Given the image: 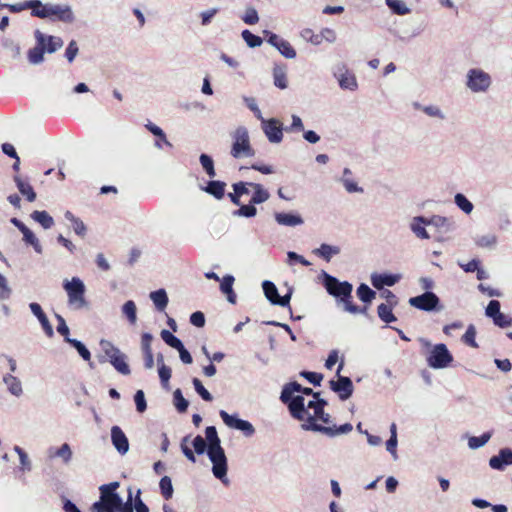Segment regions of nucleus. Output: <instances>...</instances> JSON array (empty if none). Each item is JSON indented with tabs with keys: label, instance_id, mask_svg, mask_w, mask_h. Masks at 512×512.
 Returning a JSON list of instances; mask_svg holds the SVG:
<instances>
[{
	"label": "nucleus",
	"instance_id": "f257e3e1",
	"mask_svg": "<svg viewBox=\"0 0 512 512\" xmlns=\"http://www.w3.org/2000/svg\"><path fill=\"white\" fill-rule=\"evenodd\" d=\"M289 411L295 419L304 421L302 428L307 431L320 432L329 437H334L339 434H347L353 429L350 423L340 426L330 425V415L325 413L324 409L320 413L311 414L305 409L304 397L300 395H297L289 404Z\"/></svg>",
	"mask_w": 512,
	"mask_h": 512
},
{
	"label": "nucleus",
	"instance_id": "f03ea898",
	"mask_svg": "<svg viewBox=\"0 0 512 512\" xmlns=\"http://www.w3.org/2000/svg\"><path fill=\"white\" fill-rule=\"evenodd\" d=\"M324 286L330 295L341 299L347 312L351 314H367V305L360 307L353 303V286L351 283L347 281L340 282L337 278L325 274Z\"/></svg>",
	"mask_w": 512,
	"mask_h": 512
},
{
	"label": "nucleus",
	"instance_id": "7ed1b4c3",
	"mask_svg": "<svg viewBox=\"0 0 512 512\" xmlns=\"http://www.w3.org/2000/svg\"><path fill=\"white\" fill-rule=\"evenodd\" d=\"M206 439L208 441V457L211 460L212 472L214 476L224 482L227 475V458L224 449L214 426H208L205 430Z\"/></svg>",
	"mask_w": 512,
	"mask_h": 512
},
{
	"label": "nucleus",
	"instance_id": "20e7f679",
	"mask_svg": "<svg viewBox=\"0 0 512 512\" xmlns=\"http://www.w3.org/2000/svg\"><path fill=\"white\" fill-rule=\"evenodd\" d=\"M119 482L103 484L99 487L100 499L91 506L92 512H117L121 504V497L116 490L119 488Z\"/></svg>",
	"mask_w": 512,
	"mask_h": 512
},
{
	"label": "nucleus",
	"instance_id": "39448f33",
	"mask_svg": "<svg viewBox=\"0 0 512 512\" xmlns=\"http://www.w3.org/2000/svg\"><path fill=\"white\" fill-rule=\"evenodd\" d=\"M34 17L60 21L66 24H71L75 21V15L70 5L43 3L41 0L38 10H34Z\"/></svg>",
	"mask_w": 512,
	"mask_h": 512
},
{
	"label": "nucleus",
	"instance_id": "423d86ee",
	"mask_svg": "<svg viewBox=\"0 0 512 512\" xmlns=\"http://www.w3.org/2000/svg\"><path fill=\"white\" fill-rule=\"evenodd\" d=\"M63 287L68 295V302L75 309H82L87 306L85 299V286L83 282L73 277L71 281H65Z\"/></svg>",
	"mask_w": 512,
	"mask_h": 512
},
{
	"label": "nucleus",
	"instance_id": "0eeeda50",
	"mask_svg": "<svg viewBox=\"0 0 512 512\" xmlns=\"http://www.w3.org/2000/svg\"><path fill=\"white\" fill-rule=\"evenodd\" d=\"M231 155L234 158L253 157L255 150L250 144V138L246 130H237L233 134Z\"/></svg>",
	"mask_w": 512,
	"mask_h": 512
},
{
	"label": "nucleus",
	"instance_id": "6e6552de",
	"mask_svg": "<svg viewBox=\"0 0 512 512\" xmlns=\"http://www.w3.org/2000/svg\"><path fill=\"white\" fill-rule=\"evenodd\" d=\"M492 83L491 76L478 68L467 72L466 86L474 93L486 92Z\"/></svg>",
	"mask_w": 512,
	"mask_h": 512
},
{
	"label": "nucleus",
	"instance_id": "1a4fd4ad",
	"mask_svg": "<svg viewBox=\"0 0 512 512\" xmlns=\"http://www.w3.org/2000/svg\"><path fill=\"white\" fill-rule=\"evenodd\" d=\"M453 361V356L443 343L436 344L427 358L428 365L432 368H445Z\"/></svg>",
	"mask_w": 512,
	"mask_h": 512
},
{
	"label": "nucleus",
	"instance_id": "9d476101",
	"mask_svg": "<svg viewBox=\"0 0 512 512\" xmlns=\"http://www.w3.org/2000/svg\"><path fill=\"white\" fill-rule=\"evenodd\" d=\"M344 362L341 361L337 368L338 380L330 381V388L338 393L341 400L348 399L353 393V383L349 377L340 376V372L343 369Z\"/></svg>",
	"mask_w": 512,
	"mask_h": 512
},
{
	"label": "nucleus",
	"instance_id": "9b49d317",
	"mask_svg": "<svg viewBox=\"0 0 512 512\" xmlns=\"http://www.w3.org/2000/svg\"><path fill=\"white\" fill-rule=\"evenodd\" d=\"M219 414H220V417L223 420V422L228 427L234 428V429H237V430H241L247 436H251V435L254 434L255 429H254L253 425L250 422H248L246 420L239 419V418H237L234 415H230V414H228L224 410H221Z\"/></svg>",
	"mask_w": 512,
	"mask_h": 512
},
{
	"label": "nucleus",
	"instance_id": "f8f14e48",
	"mask_svg": "<svg viewBox=\"0 0 512 512\" xmlns=\"http://www.w3.org/2000/svg\"><path fill=\"white\" fill-rule=\"evenodd\" d=\"M264 294L266 298L274 305H279L282 307L289 306V302L291 299V294L288 293L284 296H280L278 294V289L276 285L271 281H264L262 284Z\"/></svg>",
	"mask_w": 512,
	"mask_h": 512
},
{
	"label": "nucleus",
	"instance_id": "ddd939ff",
	"mask_svg": "<svg viewBox=\"0 0 512 512\" xmlns=\"http://www.w3.org/2000/svg\"><path fill=\"white\" fill-rule=\"evenodd\" d=\"M409 303L417 309L431 311L439 304V298L433 292H425L422 295L410 298Z\"/></svg>",
	"mask_w": 512,
	"mask_h": 512
},
{
	"label": "nucleus",
	"instance_id": "4468645a",
	"mask_svg": "<svg viewBox=\"0 0 512 512\" xmlns=\"http://www.w3.org/2000/svg\"><path fill=\"white\" fill-rule=\"evenodd\" d=\"M294 392H301L305 395H313L314 398L319 397V393L314 392L311 388L302 387L298 382H291L284 386L280 396L281 401L289 405L292 400L297 397L293 396Z\"/></svg>",
	"mask_w": 512,
	"mask_h": 512
},
{
	"label": "nucleus",
	"instance_id": "2eb2a0df",
	"mask_svg": "<svg viewBox=\"0 0 512 512\" xmlns=\"http://www.w3.org/2000/svg\"><path fill=\"white\" fill-rule=\"evenodd\" d=\"M334 76L338 79L339 86L342 89L350 91L357 89L358 84L354 73L349 71L344 64L337 67Z\"/></svg>",
	"mask_w": 512,
	"mask_h": 512
},
{
	"label": "nucleus",
	"instance_id": "dca6fc26",
	"mask_svg": "<svg viewBox=\"0 0 512 512\" xmlns=\"http://www.w3.org/2000/svg\"><path fill=\"white\" fill-rule=\"evenodd\" d=\"M34 37L36 40L35 47L29 49L28 60L31 64H40L44 61L45 48L43 45V33L40 30L34 31Z\"/></svg>",
	"mask_w": 512,
	"mask_h": 512
},
{
	"label": "nucleus",
	"instance_id": "f3484780",
	"mask_svg": "<svg viewBox=\"0 0 512 512\" xmlns=\"http://www.w3.org/2000/svg\"><path fill=\"white\" fill-rule=\"evenodd\" d=\"M111 440L114 447L120 454H125L128 451V439L119 426H113L111 428Z\"/></svg>",
	"mask_w": 512,
	"mask_h": 512
},
{
	"label": "nucleus",
	"instance_id": "a211bd4d",
	"mask_svg": "<svg viewBox=\"0 0 512 512\" xmlns=\"http://www.w3.org/2000/svg\"><path fill=\"white\" fill-rule=\"evenodd\" d=\"M489 465L496 470H503L506 465H512V450L509 448L501 449L497 456H493Z\"/></svg>",
	"mask_w": 512,
	"mask_h": 512
},
{
	"label": "nucleus",
	"instance_id": "6ab92c4d",
	"mask_svg": "<svg viewBox=\"0 0 512 512\" xmlns=\"http://www.w3.org/2000/svg\"><path fill=\"white\" fill-rule=\"evenodd\" d=\"M400 279L399 275L394 274H378L374 273L371 275V283L372 285L378 289H383L384 286H393Z\"/></svg>",
	"mask_w": 512,
	"mask_h": 512
},
{
	"label": "nucleus",
	"instance_id": "aec40b11",
	"mask_svg": "<svg viewBox=\"0 0 512 512\" xmlns=\"http://www.w3.org/2000/svg\"><path fill=\"white\" fill-rule=\"evenodd\" d=\"M29 307L31 309V312L37 317V319L41 323V326H42L45 334L48 337H52L54 335L52 325L50 324V322H49L46 314L42 310L41 306L38 303L33 302L29 305Z\"/></svg>",
	"mask_w": 512,
	"mask_h": 512
},
{
	"label": "nucleus",
	"instance_id": "412c9836",
	"mask_svg": "<svg viewBox=\"0 0 512 512\" xmlns=\"http://www.w3.org/2000/svg\"><path fill=\"white\" fill-rule=\"evenodd\" d=\"M40 6V0H25L21 3L16 4H0V8H7L11 13H19L21 11L30 9L31 16L34 17V10H38Z\"/></svg>",
	"mask_w": 512,
	"mask_h": 512
},
{
	"label": "nucleus",
	"instance_id": "4be33fe9",
	"mask_svg": "<svg viewBox=\"0 0 512 512\" xmlns=\"http://www.w3.org/2000/svg\"><path fill=\"white\" fill-rule=\"evenodd\" d=\"M273 82L279 89H286L288 87L287 81V66L286 64H274L273 67Z\"/></svg>",
	"mask_w": 512,
	"mask_h": 512
},
{
	"label": "nucleus",
	"instance_id": "5701e85b",
	"mask_svg": "<svg viewBox=\"0 0 512 512\" xmlns=\"http://www.w3.org/2000/svg\"><path fill=\"white\" fill-rule=\"evenodd\" d=\"M14 182L19 192L26 198L27 201L34 202L36 200V193L29 182L22 179V177L19 175L14 176Z\"/></svg>",
	"mask_w": 512,
	"mask_h": 512
},
{
	"label": "nucleus",
	"instance_id": "b1692460",
	"mask_svg": "<svg viewBox=\"0 0 512 512\" xmlns=\"http://www.w3.org/2000/svg\"><path fill=\"white\" fill-rule=\"evenodd\" d=\"M225 187L226 184L222 181L218 180H212L207 183V186L204 188V190L214 196L216 199L220 200L225 195Z\"/></svg>",
	"mask_w": 512,
	"mask_h": 512
},
{
	"label": "nucleus",
	"instance_id": "393cba45",
	"mask_svg": "<svg viewBox=\"0 0 512 512\" xmlns=\"http://www.w3.org/2000/svg\"><path fill=\"white\" fill-rule=\"evenodd\" d=\"M249 186L254 190L250 200L251 204H260L269 199V192L265 190L261 184L249 182Z\"/></svg>",
	"mask_w": 512,
	"mask_h": 512
},
{
	"label": "nucleus",
	"instance_id": "a878e982",
	"mask_svg": "<svg viewBox=\"0 0 512 512\" xmlns=\"http://www.w3.org/2000/svg\"><path fill=\"white\" fill-rule=\"evenodd\" d=\"M43 45L45 51L52 54L63 46V40L61 37L46 35L43 33Z\"/></svg>",
	"mask_w": 512,
	"mask_h": 512
},
{
	"label": "nucleus",
	"instance_id": "bb28decb",
	"mask_svg": "<svg viewBox=\"0 0 512 512\" xmlns=\"http://www.w3.org/2000/svg\"><path fill=\"white\" fill-rule=\"evenodd\" d=\"M378 317L384 323H392L397 320L396 316L393 314V306L387 305L386 303H381L377 308Z\"/></svg>",
	"mask_w": 512,
	"mask_h": 512
},
{
	"label": "nucleus",
	"instance_id": "cd10ccee",
	"mask_svg": "<svg viewBox=\"0 0 512 512\" xmlns=\"http://www.w3.org/2000/svg\"><path fill=\"white\" fill-rule=\"evenodd\" d=\"M385 3L395 15L403 16L411 12L410 8L402 0H385Z\"/></svg>",
	"mask_w": 512,
	"mask_h": 512
},
{
	"label": "nucleus",
	"instance_id": "c85d7f7f",
	"mask_svg": "<svg viewBox=\"0 0 512 512\" xmlns=\"http://www.w3.org/2000/svg\"><path fill=\"white\" fill-rule=\"evenodd\" d=\"M314 253L329 262L333 255L340 253V249L337 246H331L324 243L321 244L319 248L315 249Z\"/></svg>",
	"mask_w": 512,
	"mask_h": 512
},
{
	"label": "nucleus",
	"instance_id": "c756f323",
	"mask_svg": "<svg viewBox=\"0 0 512 512\" xmlns=\"http://www.w3.org/2000/svg\"><path fill=\"white\" fill-rule=\"evenodd\" d=\"M150 298L159 311H163L168 304V296L164 289L151 292Z\"/></svg>",
	"mask_w": 512,
	"mask_h": 512
},
{
	"label": "nucleus",
	"instance_id": "7c9ffc66",
	"mask_svg": "<svg viewBox=\"0 0 512 512\" xmlns=\"http://www.w3.org/2000/svg\"><path fill=\"white\" fill-rule=\"evenodd\" d=\"M109 362L119 373L123 375H129L131 373L129 365L126 362V356L122 352L116 357H113Z\"/></svg>",
	"mask_w": 512,
	"mask_h": 512
},
{
	"label": "nucleus",
	"instance_id": "2f4dec72",
	"mask_svg": "<svg viewBox=\"0 0 512 512\" xmlns=\"http://www.w3.org/2000/svg\"><path fill=\"white\" fill-rule=\"evenodd\" d=\"M275 218L279 224L285 226H296L303 222L300 216L289 213H277Z\"/></svg>",
	"mask_w": 512,
	"mask_h": 512
},
{
	"label": "nucleus",
	"instance_id": "473e14b6",
	"mask_svg": "<svg viewBox=\"0 0 512 512\" xmlns=\"http://www.w3.org/2000/svg\"><path fill=\"white\" fill-rule=\"evenodd\" d=\"M356 293L358 298L366 304H370L376 297V292L364 283L358 286Z\"/></svg>",
	"mask_w": 512,
	"mask_h": 512
},
{
	"label": "nucleus",
	"instance_id": "72a5a7b5",
	"mask_svg": "<svg viewBox=\"0 0 512 512\" xmlns=\"http://www.w3.org/2000/svg\"><path fill=\"white\" fill-rule=\"evenodd\" d=\"M32 219L38 222L44 229H49L53 226L54 220L46 211H34L31 214Z\"/></svg>",
	"mask_w": 512,
	"mask_h": 512
},
{
	"label": "nucleus",
	"instance_id": "f704fd0d",
	"mask_svg": "<svg viewBox=\"0 0 512 512\" xmlns=\"http://www.w3.org/2000/svg\"><path fill=\"white\" fill-rule=\"evenodd\" d=\"M65 218L71 222L73 229L77 235L84 236L86 234L85 224L81 219L75 217L72 212L66 211Z\"/></svg>",
	"mask_w": 512,
	"mask_h": 512
},
{
	"label": "nucleus",
	"instance_id": "c9c22d12",
	"mask_svg": "<svg viewBox=\"0 0 512 512\" xmlns=\"http://www.w3.org/2000/svg\"><path fill=\"white\" fill-rule=\"evenodd\" d=\"M4 382L8 387V390L15 396H19L22 393V385L19 379L11 374L4 377Z\"/></svg>",
	"mask_w": 512,
	"mask_h": 512
},
{
	"label": "nucleus",
	"instance_id": "e433bc0d",
	"mask_svg": "<svg viewBox=\"0 0 512 512\" xmlns=\"http://www.w3.org/2000/svg\"><path fill=\"white\" fill-rule=\"evenodd\" d=\"M161 495L165 500H169L173 496V485L169 476H163L159 482Z\"/></svg>",
	"mask_w": 512,
	"mask_h": 512
},
{
	"label": "nucleus",
	"instance_id": "4c0bfd02",
	"mask_svg": "<svg viewBox=\"0 0 512 512\" xmlns=\"http://www.w3.org/2000/svg\"><path fill=\"white\" fill-rule=\"evenodd\" d=\"M241 36L250 48L259 47L263 43V39L260 36L253 34L248 29L243 30Z\"/></svg>",
	"mask_w": 512,
	"mask_h": 512
},
{
	"label": "nucleus",
	"instance_id": "58836bf2",
	"mask_svg": "<svg viewBox=\"0 0 512 512\" xmlns=\"http://www.w3.org/2000/svg\"><path fill=\"white\" fill-rule=\"evenodd\" d=\"M122 312L127 317L128 321L131 324H135L136 323V320H137V314H136L137 308H136V305H135L134 301L128 300L127 302H125L123 307H122Z\"/></svg>",
	"mask_w": 512,
	"mask_h": 512
},
{
	"label": "nucleus",
	"instance_id": "ea45409f",
	"mask_svg": "<svg viewBox=\"0 0 512 512\" xmlns=\"http://www.w3.org/2000/svg\"><path fill=\"white\" fill-rule=\"evenodd\" d=\"M281 55L287 59H294L296 57V51L292 45L285 39L279 42L278 47H275Z\"/></svg>",
	"mask_w": 512,
	"mask_h": 512
},
{
	"label": "nucleus",
	"instance_id": "a19ab883",
	"mask_svg": "<svg viewBox=\"0 0 512 512\" xmlns=\"http://www.w3.org/2000/svg\"><path fill=\"white\" fill-rule=\"evenodd\" d=\"M199 160L207 175L210 178H214L216 176V172L213 159L207 154H201Z\"/></svg>",
	"mask_w": 512,
	"mask_h": 512
},
{
	"label": "nucleus",
	"instance_id": "79ce46f5",
	"mask_svg": "<svg viewBox=\"0 0 512 512\" xmlns=\"http://www.w3.org/2000/svg\"><path fill=\"white\" fill-rule=\"evenodd\" d=\"M100 347L109 361L121 353V351L108 340H101Z\"/></svg>",
	"mask_w": 512,
	"mask_h": 512
},
{
	"label": "nucleus",
	"instance_id": "37998d69",
	"mask_svg": "<svg viewBox=\"0 0 512 512\" xmlns=\"http://www.w3.org/2000/svg\"><path fill=\"white\" fill-rule=\"evenodd\" d=\"M67 342L72 345L80 354V356L86 360L89 361L91 359V353L86 348V346L79 340L67 338Z\"/></svg>",
	"mask_w": 512,
	"mask_h": 512
},
{
	"label": "nucleus",
	"instance_id": "c03bdc74",
	"mask_svg": "<svg viewBox=\"0 0 512 512\" xmlns=\"http://www.w3.org/2000/svg\"><path fill=\"white\" fill-rule=\"evenodd\" d=\"M161 338L163 341L169 345L170 347L177 349L179 347H182V342L180 339H178L176 336H174L170 331L168 330H162L161 331Z\"/></svg>",
	"mask_w": 512,
	"mask_h": 512
},
{
	"label": "nucleus",
	"instance_id": "a18cd8bd",
	"mask_svg": "<svg viewBox=\"0 0 512 512\" xmlns=\"http://www.w3.org/2000/svg\"><path fill=\"white\" fill-rule=\"evenodd\" d=\"M23 233V239L24 241L33 246V248L35 249L36 252H41V245L39 243V240L37 239V237L34 235V233L28 228L26 227V229L22 232Z\"/></svg>",
	"mask_w": 512,
	"mask_h": 512
},
{
	"label": "nucleus",
	"instance_id": "49530a36",
	"mask_svg": "<svg viewBox=\"0 0 512 512\" xmlns=\"http://www.w3.org/2000/svg\"><path fill=\"white\" fill-rule=\"evenodd\" d=\"M173 398H174V404H175V407L176 409L180 412V413H183L187 410L188 408V401L183 397L182 395V392L180 389H176L174 391V394H173Z\"/></svg>",
	"mask_w": 512,
	"mask_h": 512
},
{
	"label": "nucleus",
	"instance_id": "de8ad7c7",
	"mask_svg": "<svg viewBox=\"0 0 512 512\" xmlns=\"http://www.w3.org/2000/svg\"><path fill=\"white\" fill-rule=\"evenodd\" d=\"M192 382L196 392L201 396L203 400L208 402L213 400L210 392L203 386L202 382L198 378H193Z\"/></svg>",
	"mask_w": 512,
	"mask_h": 512
},
{
	"label": "nucleus",
	"instance_id": "09e8293b",
	"mask_svg": "<svg viewBox=\"0 0 512 512\" xmlns=\"http://www.w3.org/2000/svg\"><path fill=\"white\" fill-rule=\"evenodd\" d=\"M455 203L467 214L473 210V204L461 193L456 194Z\"/></svg>",
	"mask_w": 512,
	"mask_h": 512
},
{
	"label": "nucleus",
	"instance_id": "8fccbe9b",
	"mask_svg": "<svg viewBox=\"0 0 512 512\" xmlns=\"http://www.w3.org/2000/svg\"><path fill=\"white\" fill-rule=\"evenodd\" d=\"M475 337H476L475 327L473 325H470L467 328L465 334L463 335L462 340L466 345L471 346L473 348H478V344L475 341Z\"/></svg>",
	"mask_w": 512,
	"mask_h": 512
},
{
	"label": "nucleus",
	"instance_id": "3c124183",
	"mask_svg": "<svg viewBox=\"0 0 512 512\" xmlns=\"http://www.w3.org/2000/svg\"><path fill=\"white\" fill-rule=\"evenodd\" d=\"M424 223V219L422 217L416 218L415 222L412 224V231L416 234L417 237L421 239H428L429 234L426 229L421 225Z\"/></svg>",
	"mask_w": 512,
	"mask_h": 512
},
{
	"label": "nucleus",
	"instance_id": "603ef678",
	"mask_svg": "<svg viewBox=\"0 0 512 512\" xmlns=\"http://www.w3.org/2000/svg\"><path fill=\"white\" fill-rule=\"evenodd\" d=\"M327 405V401L324 399H320L319 397L315 398V400L309 401L305 404V409L309 412V409L313 410V414L322 412V409Z\"/></svg>",
	"mask_w": 512,
	"mask_h": 512
},
{
	"label": "nucleus",
	"instance_id": "864d4df0",
	"mask_svg": "<svg viewBox=\"0 0 512 512\" xmlns=\"http://www.w3.org/2000/svg\"><path fill=\"white\" fill-rule=\"evenodd\" d=\"M79 52L78 44L75 40H71L65 50V58L69 63H72Z\"/></svg>",
	"mask_w": 512,
	"mask_h": 512
},
{
	"label": "nucleus",
	"instance_id": "5fc2aeb1",
	"mask_svg": "<svg viewBox=\"0 0 512 512\" xmlns=\"http://www.w3.org/2000/svg\"><path fill=\"white\" fill-rule=\"evenodd\" d=\"M52 456L60 457L65 463H68L72 458V451L70 446L67 443H64Z\"/></svg>",
	"mask_w": 512,
	"mask_h": 512
},
{
	"label": "nucleus",
	"instance_id": "6e6d98bb",
	"mask_svg": "<svg viewBox=\"0 0 512 512\" xmlns=\"http://www.w3.org/2000/svg\"><path fill=\"white\" fill-rule=\"evenodd\" d=\"M244 23L254 25L259 21V16L255 8L249 7L246 9L245 14L242 16Z\"/></svg>",
	"mask_w": 512,
	"mask_h": 512
},
{
	"label": "nucleus",
	"instance_id": "4d7b16f0",
	"mask_svg": "<svg viewBox=\"0 0 512 512\" xmlns=\"http://www.w3.org/2000/svg\"><path fill=\"white\" fill-rule=\"evenodd\" d=\"M158 373H159V378L161 380L163 387H167L168 382L171 378V373H172L171 368L162 363L159 366Z\"/></svg>",
	"mask_w": 512,
	"mask_h": 512
},
{
	"label": "nucleus",
	"instance_id": "13d9d810",
	"mask_svg": "<svg viewBox=\"0 0 512 512\" xmlns=\"http://www.w3.org/2000/svg\"><path fill=\"white\" fill-rule=\"evenodd\" d=\"M255 204L241 205L240 208L235 212L236 215L243 217H253L256 215L257 210L254 206Z\"/></svg>",
	"mask_w": 512,
	"mask_h": 512
},
{
	"label": "nucleus",
	"instance_id": "bf43d9fd",
	"mask_svg": "<svg viewBox=\"0 0 512 512\" xmlns=\"http://www.w3.org/2000/svg\"><path fill=\"white\" fill-rule=\"evenodd\" d=\"M300 375L315 386H319L323 379V375L317 372L302 371Z\"/></svg>",
	"mask_w": 512,
	"mask_h": 512
},
{
	"label": "nucleus",
	"instance_id": "052dcab7",
	"mask_svg": "<svg viewBox=\"0 0 512 512\" xmlns=\"http://www.w3.org/2000/svg\"><path fill=\"white\" fill-rule=\"evenodd\" d=\"M14 450L19 455L21 468L23 470H30L31 469V463H30V460H29L28 455L26 454V452L22 448H20L19 446H15Z\"/></svg>",
	"mask_w": 512,
	"mask_h": 512
},
{
	"label": "nucleus",
	"instance_id": "680f3d73",
	"mask_svg": "<svg viewBox=\"0 0 512 512\" xmlns=\"http://www.w3.org/2000/svg\"><path fill=\"white\" fill-rule=\"evenodd\" d=\"M192 445L194 447L195 452L199 455L203 454L206 451V449L208 450V444L206 443L205 439L200 435H197L193 439Z\"/></svg>",
	"mask_w": 512,
	"mask_h": 512
},
{
	"label": "nucleus",
	"instance_id": "e2e57ef3",
	"mask_svg": "<svg viewBox=\"0 0 512 512\" xmlns=\"http://www.w3.org/2000/svg\"><path fill=\"white\" fill-rule=\"evenodd\" d=\"M134 401L136 404L137 411L140 413H143L147 408V404H146L144 392L142 390H138L135 393Z\"/></svg>",
	"mask_w": 512,
	"mask_h": 512
},
{
	"label": "nucleus",
	"instance_id": "0e129e2a",
	"mask_svg": "<svg viewBox=\"0 0 512 512\" xmlns=\"http://www.w3.org/2000/svg\"><path fill=\"white\" fill-rule=\"evenodd\" d=\"M490 439V434L484 433L480 437H471L469 439V446L473 449L485 445Z\"/></svg>",
	"mask_w": 512,
	"mask_h": 512
},
{
	"label": "nucleus",
	"instance_id": "69168bd1",
	"mask_svg": "<svg viewBox=\"0 0 512 512\" xmlns=\"http://www.w3.org/2000/svg\"><path fill=\"white\" fill-rule=\"evenodd\" d=\"M11 288L8 286L7 279L0 273V300L10 298Z\"/></svg>",
	"mask_w": 512,
	"mask_h": 512
},
{
	"label": "nucleus",
	"instance_id": "338daca9",
	"mask_svg": "<svg viewBox=\"0 0 512 512\" xmlns=\"http://www.w3.org/2000/svg\"><path fill=\"white\" fill-rule=\"evenodd\" d=\"M500 313V302L497 300H491L486 307V315L492 319Z\"/></svg>",
	"mask_w": 512,
	"mask_h": 512
},
{
	"label": "nucleus",
	"instance_id": "774afa93",
	"mask_svg": "<svg viewBox=\"0 0 512 512\" xmlns=\"http://www.w3.org/2000/svg\"><path fill=\"white\" fill-rule=\"evenodd\" d=\"M234 280L235 279L232 275H226L223 277L221 284H220V289L224 294L231 293V291H233Z\"/></svg>",
	"mask_w": 512,
	"mask_h": 512
}]
</instances>
